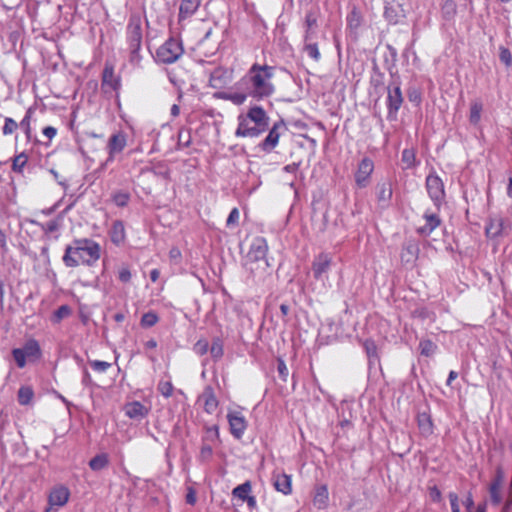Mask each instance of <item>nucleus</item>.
I'll return each instance as SVG.
<instances>
[{
	"instance_id": "nucleus-46",
	"label": "nucleus",
	"mask_w": 512,
	"mask_h": 512,
	"mask_svg": "<svg viewBox=\"0 0 512 512\" xmlns=\"http://www.w3.org/2000/svg\"><path fill=\"white\" fill-rule=\"evenodd\" d=\"M103 85H109L112 89H116L118 82L113 79L112 69H105L103 72Z\"/></svg>"
},
{
	"instance_id": "nucleus-17",
	"label": "nucleus",
	"mask_w": 512,
	"mask_h": 512,
	"mask_svg": "<svg viewBox=\"0 0 512 512\" xmlns=\"http://www.w3.org/2000/svg\"><path fill=\"white\" fill-rule=\"evenodd\" d=\"M230 431L231 434L237 438L240 439L242 435L244 434V431L246 429V421L244 416L241 415L239 412H230L227 415Z\"/></svg>"
},
{
	"instance_id": "nucleus-53",
	"label": "nucleus",
	"mask_w": 512,
	"mask_h": 512,
	"mask_svg": "<svg viewBox=\"0 0 512 512\" xmlns=\"http://www.w3.org/2000/svg\"><path fill=\"white\" fill-rule=\"evenodd\" d=\"M277 370H278V374H279V377L283 380V381H286L287 380V377L289 375V371H288V368L284 362V360L282 359H278V363H277Z\"/></svg>"
},
{
	"instance_id": "nucleus-18",
	"label": "nucleus",
	"mask_w": 512,
	"mask_h": 512,
	"mask_svg": "<svg viewBox=\"0 0 512 512\" xmlns=\"http://www.w3.org/2000/svg\"><path fill=\"white\" fill-rule=\"evenodd\" d=\"M425 224L417 228V233L422 236H429L441 224V220L436 213L426 211L423 216Z\"/></svg>"
},
{
	"instance_id": "nucleus-25",
	"label": "nucleus",
	"mask_w": 512,
	"mask_h": 512,
	"mask_svg": "<svg viewBox=\"0 0 512 512\" xmlns=\"http://www.w3.org/2000/svg\"><path fill=\"white\" fill-rule=\"evenodd\" d=\"M200 399L204 400V409L206 412L213 413L216 410L218 401L211 386L205 387Z\"/></svg>"
},
{
	"instance_id": "nucleus-58",
	"label": "nucleus",
	"mask_w": 512,
	"mask_h": 512,
	"mask_svg": "<svg viewBox=\"0 0 512 512\" xmlns=\"http://www.w3.org/2000/svg\"><path fill=\"white\" fill-rule=\"evenodd\" d=\"M448 498L450 500V505H451L452 512L455 511V510L460 509L459 508V497H458V495L456 493L450 492L448 494Z\"/></svg>"
},
{
	"instance_id": "nucleus-38",
	"label": "nucleus",
	"mask_w": 512,
	"mask_h": 512,
	"mask_svg": "<svg viewBox=\"0 0 512 512\" xmlns=\"http://www.w3.org/2000/svg\"><path fill=\"white\" fill-rule=\"evenodd\" d=\"M210 354L215 360H218L223 356V343L219 338L213 339L210 347Z\"/></svg>"
},
{
	"instance_id": "nucleus-10",
	"label": "nucleus",
	"mask_w": 512,
	"mask_h": 512,
	"mask_svg": "<svg viewBox=\"0 0 512 512\" xmlns=\"http://www.w3.org/2000/svg\"><path fill=\"white\" fill-rule=\"evenodd\" d=\"M280 129H285V124L282 120L274 123L266 138L259 144V147L264 152L269 153L277 146L280 138Z\"/></svg>"
},
{
	"instance_id": "nucleus-14",
	"label": "nucleus",
	"mask_w": 512,
	"mask_h": 512,
	"mask_svg": "<svg viewBox=\"0 0 512 512\" xmlns=\"http://www.w3.org/2000/svg\"><path fill=\"white\" fill-rule=\"evenodd\" d=\"M244 118L249 119L251 123L257 125L264 132L269 128V117L259 106L250 108Z\"/></svg>"
},
{
	"instance_id": "nucleus-44",
	"label": "nucleus",
	"mask_w": 512,
	"mask_h": 512,
	"mask_svg": "<svg viewBox=\"0 0 512 512\" xmlns=\"http://www.w3.org/2000/svg\"><path fill=\"white\" fill-rule=\"evenodd\" d=\"M419 347L421 349V354L425 356H431L436 350V345L430 340L421 341Z\"/></svg>"
},
{
	"instance_id": "nucleus-29",
	"label": "nucleus",
	"mask_w": 512,
	"mask_h": 512,
	"mask_svg": "<svg viewBox=\"0 0 512 512\" xmlns=\"http://www.w3.org/2000/svg\"><path fill=\"white\" fill-rule=\"evenodd\" d=\"M362 22H363V17H362V14L361 12L356 8V7H353V9L351 10V12L348 14L347 16V25H348V28L356 33L357 30L360 28V26L362 25Z\"/></svg>"
},
{
	"instance_id": "nucleus-40",
	"label": "nucleus",
	"mask_w": 512,
	"mask_h": 512,
	"mask_svg": "<svg viewBox=\"0 0 512 512\" xmlns=\"http://www.w3.org/2000/svg\"><path fill=\"white\" fill-rule=\"evenodd\" d=\"M418 424L423 433L429 434L432 432V422L427 414L424 413L418 417Z\"/></svg>"
},
{
	"instance_id": "nucleus-2",
	"label": "nucleus",
	"mask_w": 512,
	"mask_h": 512,
	"mask_svg": "<svg viewBox=\"0 0 512 512\" xmlns=\"http://www.w3.org/2000/svg\"><path fill=\"white\" fill-rule=\"evenodd\" d=\"M100 257V246L90 239L75 240L72 246H67L63 261L68 267L79 264L91 265Z\"/></svg>"
},
{
	"instance_id": "nucleus-7",
	"label": "nucleus",
	"mask_w": 512,
	"mask_h": 512,
	"mask_svg": "<svg viewBox=\"0 0 512 512\" xmlns=\"http://www.w3.org/2000/svg\"><path fill=\"white\" fill-rule=\"evenodd\" d=\"M426 189L435 206L439 208L445 196L444 184L440 177L429 174L426 178Z\"/></svg>"
},
{
	"instance_id": "nucleus-6",
	"label": "nucleus",
	"mask_w": 512,
	"mask_h": 512,
	"mask_svg": "<svg viewBox=\"0 0 512 512\" xmlns=\"http://www.w3.org/2000/svg\"><path fill=\"white\" fill-rule=\"evenodd\" d=\"M388 95H387V107H388V114L387 118L390 121H394L397 118L398 110L400 109L402 103H403V96L400 89V84L393 80L388 88Z\"/></svg>"
},
{
	"instance_id": "nucleus-13",
	"label": "nucleus",
	"mask_w": 512,
	"mask_h": 512,
	"mask_svg": "<svg viewBox=\"0 0 512 512\" xmlns=\"http://www.w3.org/2000/svg\"><path fill=\"white\" fill-rule=\"evenodd\" d=\"M331 261V257L326 253H321L314 259L312 271L315 279L323 280L324 276L328 273Z\"/></svg>"
},
{
	"instance_id": "nucleus-41",
	"label": "nucleus",
	"mask_w": 512,
	"mask_h": 512,
	"mask_svg": "<svg viewBox=\"0 0 512 512\" xmlns=\"http://www.w3.org/2000/svg\"><path fill=\"white\" fill-rule=\"evenodd\" d=\"M159 318L154 312H147L143 314L141 318V326L145 328H149L154 326L158 322Z\"/></svg>"
},
{
	"instance_id": "nucleus-60",
	"label": "nucleus",
	"mask_w": 512,
	"mask_h": 512,
	"mask_svg": "<svg viewBox=\"0 0 512 512\" xmlns=\"http://www.w3.org/2000/svg\"><path fill=\"white\" fill-rule=\"evenodd\" d=\"M31 113H32V107L27 109L26 115H25L24 119L21 121V126L25 129L28 137H29V132H30L29 118H30Z\"/></svg>"
},
{
	"instance_id": "nucleus-1",
	"label": "nucleus",
	"mask_w": 512,
	"mask_h": 512,
	"mask_svg": "<svg viewBox=\"0 0 512 512\" xmlns=\"http://www.w3.org/2000/svg\"><path fill=\"white\" fill-rule=\"evenodd\" d=\"M273 68L268 65L254 64L248 73L240 80L238 86L248 92V95L256 100H263L274 93V85L271 83Z\"/></svg>"
},
{
	"instance_id": "nucleus-62",
	"label": "nucleus",
	"mask_w": 512,
	"mask_h": 512,
	"mask_svg": "<svg viewBox=\"0 0 512 512\" xmlns=\"http://www.w3.org/2000/svg\"><path fill=\"white\" fill-rule=\"evenodd\" d=\"M169 257L171 261H173L174 263H178L179 260L181 259V251L177 247H173L169 252Z\"/></svg>"
},
{
	"instance_id": "nucleus-30",
	"label": "nucleus",
	"mask_w": 512,
	"mask_h": 512,
	"mask_svg": "<svg viewBox=\"0 0 512 512\" xmlns=\"http://www.w3.org/2000/svg\"><path fill=\"white\" fill-rule=\"evenodd\" d=\"M125 238L124 225L121 221H115L111 229L112 242L119 244Z\"/></svg>"
},
{
	"instance_id": "nucleus-63",
	"label": "nucleus",
	"mask_w": 512,
	"mask_h": 512,
	"mask_svg": "<svg viewBox=\"0 0 512 512\" xmlns=\"http://www.w3.org/2000/svg\"><path fill=\"white\" fill-rule=\"evenodd\" d=\"M463 504H464V506H465V508L467 509L468 512L472 511V509L474 507V500H473L471 492H469L467 494V496L465 497V499L463 501Z\"/></svg>"
},
{
	"instance_id": "nucleus-48",
	"label": "nucleus",
	"mask_w": 512,
	"mask_h": 512,
	"mask_svg": "<svg viewBox=\"0 0 512 512\" xmlns=\"http://www.w3.org/2000/svg\"><path fill=\"white\" fill-rule=\"evenodd\" d=\"M490 498L494 504L501 502L500 486L497 482L492 483L490 486Z\"/></svg>"
},
{
	"instance_id": "nucleus-28",
	"label": "nucleus",
	"mask_w": 512,
	"mask_h": 512,
	"mask_svg": "<svg viewBox=\"0 0 512 512\" xmlns=\"http://www.w3.org/2000/svg\"><path fill=\"white\" fill-rule=\"evenodd\" d=\"M216 96L223 100H229L236 105L243 104L250 95H248L247 91L243 92H220L217 93Z\"/></svg>"
},
{
	"instance_id": "nucleus-34",
	"label": "nucleus",
	"mask_w": 512,
	"mask_h": 512,
	"mask_svg": "<svg viewBox=\"0 0 512 512\" xmlns=\"http://www.w3.org/2000/svg\"><path fill=\"white\" fill-rule=\"evenodd\" d=\"M19 404L28 405L32 401V388L30 386H22L17 395Z\"/></svg>"
},
{
	"instance_id": "nucleus-56",
	"label": "nucleus",
	"mask_w": 512,
	"mask_h": 512,
	"mask_svg": "<svg viewBox=\"0 0 512 512\" xmlns=\"http://www.w3.org/2000/svg\"><path fill=\"white\" fill-rule=\"evenodd\" d=\"M212 454H213V450L211 448V446L209 445H203L201 447V451H200V458L202 460H208L212 457Z\"/></svg>"
},
{
	"instance_id": "nucleus-22",
	"label": "nucleus",
	"mask_w": 512,
	"mask_h": 512,
	"mask_svg": "<svg viewBox=\"0 0 512 512\" xmlns=\"http://www.w3.org/2000/svg\"><path fill=\"white\" fill-rule=\"evenodd\" d=\"M201 0H180L179 21L190 18L198 10Z\"/></svg>"
},
{
	"instance_id": "nucleus-42",
	"label": "nucleus",
	"mask_w": 512,
	"mask_h": 512,
	"mask_svg": "<svg viewBox=\"0 0 512 512\" xmlns=\"http://www.w3.org/2000/svg\"><path fill=\"white\" fill-rule=\"evenodd\" d=\"M312 220L314 221L315 225L320 231H324L327 226V211L321 213L320 215L317 214L316 211H314L312 215Z\"/></svg>"
},
{
	"instance_id": "nucleus-50",
	"label": "nucleus",
	"mask_w": 512,
	"mask_h": 512,
	"mask_svg": "<svg viewBox=\"0 0 512 512\" xmlns=\"http://www.w3.org/2000/svg\"><path fill=\"white\" fill-rule=\"evenodd\" d=\"M17 127L18 124L12 118H6L3 126V134L10 135L17 129Z\"/></svg>"
},
{
	"instance_id": "nucleus-9",
	"label": "nucleus",
	"mask_w": 512,
	"mask_h": 512,
	"mask_svg": "<svg viewBox=\"0 0 512 512\" xmlns=\"http://www.w3.org/2000/svg\"><path fill=\"white\" fill-rule=\"evenodd\" d=\"M69 490L65 487H57L53 489L49 495V507L45 512H55L58 507L65 505L69 499Z\"/></svg>"
},
{
	"instance_id": "nucleus-26",
	"label": "nucleus",
	"mask_w": 512,
	"mask_h": 512,
	"mask_svg": "<svg viewBox=\"0 0 512 512\" xmlns=\"http://www.w3.org/2000/svg\"><path fill=\"white\" fill-rule=\"evenodd\" d=\"M392 185L389 182H382L377 185V199L380 204L387 206L392 198Z\"/></svg>"
},
{
	"instance_id": "nucleus-19",
	"label": "nucleus",
	"mask_w": 512,
	"mask_h": 512,
	"mask_svg": "<svg viewBox=\"0 0 512 512\" xmlns=\"http://www.w3.org/2000/svg\"><path fill=\"white\" fill-rule=\"evenodd\" d=\"M305 34H304V42L312 41L316 38L317 29H318V18L315 12L309 11L306 14L305 22Z\"/></svg>"
},
{
	"instance_id": "nucleus-4",
	"label": "nucleus",
	"mask_w": 512,
	"mask_h": 512,
	"mask_svg": "<svg viewBox=\"0 0 512 512\" xmlns=\"http://www.w3.org/2000/svg\"><path fill=\"white\" fill-rule=\"evenodd\" d=\"M127 39L130 48V62L137 65L141 60L139 50L142 42V29L139 19L130 20L127 26Z\"/></svg>"
},
{
	"instance_id": "nucleus-31",
	"label": "nucleus",
	"mask_w": 512,
	"mask_h": 512,
	"mask_svg": "<svg viewBox=\"0 0 512 512\" xmlns=\"http://www.w3.org/2000/svg\"><path fill=\"white\" fill-rule=\"evenodd\" d=\"M109 460L106 454H98L89 461V467L93 471L103 470L108 466Z\"/></svg>"
},
{
	"instance_id": "nucleus-51",
	"label": "nucleus",
	"mask_w": 512,
	"mask_h": 512,
	"mask_svg": "<svg viewBox=\"0 0 512 512\" xmlns=\"http://www.w3.org/2000/svg\"><path fill=\"white\" fill-rule=\"evenodd\" d=\"M90 365L97 372H105L111 367V363L99 360L90 361Z\"/></svg>"
},
{
	"instance_id": "nucleus-36",
	"label": "nucleus",
	"mask_w": 512,
	"mask_h": 512,
	"mask_svg": "<svg viewBox=\"0 0 512 512\" xmlns=\"http://www.w3.org/2000/svg\"><path fill=\"white\" fill-rule=\"evenodd\" d=\"M304 43V51L307 53V55L315 61H318L320 59V52L317 43L313 40Z\"/></svg>"
},
{
	"instance_id": "nucleus-59",
	"label": "nucleus",
	"mask_w": 512,
	"mask_h": 512,
	"mask_svg": "<svg viewBox=\"0 0 512 512\" xmlns=\"http://www.w3.org/2000/svg\"><path fill=\"white\" fill-rule=\"evenodd\" d=\"M429 495L433 502H440L442 499L441 491L436 486L430 488Z\"/></svg>"
},
{
	"instance_id": "nucleus-57",
	"label": "nucleus",
	"mask_w": 512,
	"mask_h": 512,
	"mask_svg": "<svg viewBox=\"0 0 512 512\" xmlns=\"http://www.w3.org/2000/svg\"><path fill=\"white\" fill-rule=\"evenodd\" d=\"M365 350L367 352L368 357L371 359L372 357H376V345L373 341H366Z\"/></svg>"
},
{
	"instance_id": "nucleus-32",
	"label": "nucleus",
	"mask_w": 512,
	"mask_h": 512,
	"mask_svg": "<svg viewBox=\"0 0 512 512\" xmlns=\"http://www.w3.org/2000/svg\"><path fill=\"white\" fill-rule=\"evenodd\" d=\"M251 489V483L249 481H246L243 484L235 487L232 491V494L234 497L239 498L242 501H245L249 497Z\"/></svg>"
},
{
	"instance_id": "nucleus-15",
	"label": "nucleus",
	"mask_w": 512,
	"mask_h": 512,
	"mask_svg": "<svg viewBox=\"0 0 512 512\" xmlns=\"http://www.w3.org/2000/svg\"><path fill=\"white\" fill-rule=\"evenodd\" d=\"M123 411L127 417L133 420L141 421L149 414L150 408L139 401L129 402L124 405Z\"/></svg>"
},
{
	"instance_id": "nucleus-8",
	"label": "nucleus",
	"mask_w": 512,
	"mask_h": 512,
	"mask_svg": "<svg viewBox=\"0 0 512 512\" xmlns=\"http://www.w3.org/2000/svg\"><path fill=\"white\" fill-rule=\"evenodd\" d=\"M374 170L373 161L367 157L363 158L355 173V182L358 187L364 188L368 185L370 175Z\"/></svg>"
},
{
	"instance_id": "nucleus-45",
	"label": "nucleus",
	"mask_w": 512,
	"mask_h": 512,
	"mask_svg": "<svg viewBox=\"0 0 512 512\" xmlns=\"http://www.w3.org/2000/svg\"><path fill=\"white\" fill-rule=\"evenodd\" d=\"M158 391L165 397L169 398L173 392V385L170 381H160Z\"/></svg>"
},
{
	"instance_id": "nucleus-54",
	"label": "nucleus",
	"mask_w": 512,
	"mask_h": 512,
	"mask_svg": "<svg viewBox=\"0 0 512 512\" xmlns=\"http://www.w3.org/2000/svg\"><path fill=\"white\" fill-rule=\"evenodd\" d=\"M131 272L127 266H122L118 273V278L121 282L127 283L131 280Z\"/></svg>"
},
{
	"instance_id": "nucleus-52",
	"label": "nucleus",
	"mask_w": 512,
	"mask_h": 512,
	"mask_svg": "<svg viewBox=\"0 0 512 512\" xmlns=\"http://www.w3.org/2000/svg\"><path fill=\"white\" fill-rule=\"evenodd\" d=\"M499 58L506 66L512 63V55L508 48L500 47Z\"/></svg>"
},
{
	"instance_id": "nucleus-5",
	"label": "nucleus",
	"mask_w": 512,
	"mask_h": 512,
	"mask_svg": "<svg viewBox=\"0 0 512 512\" xmlns=\"http://www.w3.org/2000/svg\"><path fill=\"white\" fill-rule=\"evenodd\" d=\"M183 51L181 42L170 38L157 49L156 57L161 63L171 64L181 57Z\"/></svg>"
},
{
	"instance_id": "nucleus-55",
	"label": "nucleus",
	"mask_w": 512,
	"mask_h": 512,
	"mask_svg": "<svg viewBox=\"0 0 512 512\" xmlns=\"http://www.w3.org/2000/svg\"><path fill=\"white\" fill-rule=\"evenodd\" d=\"M239 210L237 208H233L227 218L226 224L227 226L236 225L239 221Z\"/></svg>"
},
{
	"instance_id": "nucleus-11",
	"label": "nucleus",
	"mask_w": 512,
	"mask_h": 512,
	"mask_svg": "<svg viewBox=\"0 0 512 512\" xmlns=\"http://www.w3.org/2000/svg\"><path fill=\"white\" fill-rule=\"evenodd\" d=\"M238 121V127L235 132L237 137H258L264 132L257 125L251 123L249 119L244 118V115H240Z\"/></svg>"
},
{
	"instance_id": "nucleus-23",
	"label": "nucleus",
	"mask_w": 512,
	"mask_h": 512,
	"mask_svg": "<svg viewBox=\"0 0 512 512\" xmlns=\"http://www.w3.org/2000/svg\"><path fill=\"white\" fill-rule=\"evenodd\" d=\"M419 254V245L414 240H409L405 242L402 252L401 259L406 263H413Z\"/></svg>"
},
{
	"instance_id": "nucleus-37",
	"label": "nucleus",
	"mask_w": 512,
	"mask_h": 512,
	"mask_svg": "<svg viewBox=\"0 0 512 512\" xmlns=\"http://www.w3.org/2000/svg\"><path fill=\"white\" fill-rule=\"evenodd\" d=\"M27 161H28V156L25 153H21V154L17 155L13 159V164H12L13 171L22 173L23 168L26 165Z\"/></svg>"
},
{
	"instance_id": "nucleus-21",
	"label": "nucleus",
	"mask_w": 512,
	"mask_h": 512,
	"mask_svg": "<svg viewBox=\"0 0 512 512\" xmlns=\"http://www.w3.org/2000/svg\"><path fill=\"white\" fill-rule=\"evenodd\" d=\"M126 146V137L123 133L119 132L116 134H113L108 142V151H109V158L108 160L113 159V155L116 153L121 152Z\"/></svg>"
},
{
	"instance_id": "nucleus-64",
	"label": "nucleus",
	"mask_w": 512,
	"mask_h": 512,
	"mask_svg": "<svg viewBox=\"0 0 512 512\" xmlns=\"http://www.w3.org/2000/svg\"><path fill=\"white\" fill-rule=\"evenodd\" d=\"M43 135L46 136L49 140H51L57 133L56 128L52 126H47L42 131Z\"/></svg>"
},
{
	"instance_id": "nucleus-27",
	"label": "nucleus",
	"mask_w": 512,
	"mask_h": 512,
	"mask_svg": "<svg viewBox=\"0 0 512 512\" xmlns=\"http://www.w3.org/2000/svg\"><path fill=\"white\" fill-rule=\"evenodd\" d=\"M275 489L287 495L291 493V478L286 474H277L273 478Z\"/></svg>"
},
{
	"instance_id": "nucleus-39",
	"label": "nucleus",
	"mask_w": 512,
	"mask_h": 512,
	"mask_svg": "<svg viewBox=\"0 0 512 512\" xmlns=\"http://www.w3.org/2000/svg\"><path fill=\"white\" fill-rule=\"evenodd\" d=\"M442 13L446 19H451L456 14V3L453 0H446L442 5Z\"/></svg>"
},
{
	"instance_id": "nucleus-24",
	"label": "nucleus",
	"mask_w": 512,
	"mask_h": 512,
	"mask_svg": "<svg viewBox=\"0 0 512 512\" xmlns=\"http://www.w3.org/2000/svg\"><path fill=\"white\" fill-rule=\"evenodd\" d=\"M12 355L16 365L23 368L26 365V357L32 356V341H27L23 348H15Z\"/></svg>"
},
{
	"instance_id": "nucleus-33",
	"label": "nucleus",
	"mask_w": 512,
	"mask_h": 512,
	"mask_svg": "<svg viewBox=\"0 0 512 512\" xmlns=\"http://www.w3.org/2000/svg\"><path fill=\"white\" fill-rule=\"evenodd\" d=\"M482 109L483 105L480 101H473L471 103L469 120L473 125L479 123Z\"/></svg>"
},
{
	"instance_id": "nucleus-43",
	"label": "nucleus",
	"mask_w": 512,
	"mask_h": 512,
	"mask_svg": "<svg viewBox=\"0 0 512 512\" xmlns=\"http://www.w3.org/2000/svg\"><path fill=\"white\" fill-rule=\"evenodd\" d=\"M129 199H130L129 193L124 192V191H118L113 195V201L119 207L126 206L128 204Z\"/></svg>"
},
{
	"instance_id": "nucleus-20",
	"label": "nucleus",
	"mask_w": 512,
	"mask_h": 512,
	"mask_svg": "<svg viewBox=\"0 0 512 512\" xmlns=\"http://www.w3.org/2000/svg\"><path fill=\"white\" fill-rule=\"evenodd\" d=\"M507 229L508 225L502 218H491L489 223L486 225L485 232L488 237L495 238L506 233Z\"/></svg>"
},
{
	"instance_id": "nucleus-3",
	"label": "nucleus",
	"mask_w": 512,
	"mask_h": 512,
	"mask_svg": "<svg viewBox=\"0 0 512 512\" xmlns=\"http://www.w3.org/2000/svg\"><path fill=\"white\" fill-rule=\"evenodd\" d=\"M268 245L263 237H257L253 240L246 256V265L253 274H264L270 268L266 258Z\"/></svg>"
},
{
	"instance_id": "nucleus-16",
	"label": "nucleus",
	"mask_w": 512,
	"mask_h": 512,
	"mask_svg": "<svg viewBox=\"0 0 512 512\" xmlns=\"http://www.w3.org/2000/svg\"><path fill=\"white\" fill-rule=\"evenodd\" d=\"M384 17L390 24H397L404 17V10L396 0L385 1Z\"/></svg>"
},
{
	"instance_id": "nucleus-61",
	"label": "nucleus",
	"mask_w": 512,
	"mask_h": 512,
	"mask_svg": "<svg viewBox=\"0 0 512 512\" xmlns=\"http://www.w3.org/2000/svg\"><path fill=\"white\" fill-rule=\"evenodd\" d=\"M69 313H70L69 307L66 305H63L57 309V311L55 312V316L57 317L58 320H60L64 317L68 316Z\"/></svg>"
},
{
	"instance_id": "nucleus-35",
	"label": "nucleus",
	"mask_w": 512,
	"mask_h": 512,
	"mask_svg": "<svg viewBox=\"0 0 512 512\" xmlns=\"http://www.w3.org/2000/svg\"><path fill=\"white\" fill-rule=\"evenodd\" d=\"M328 500V492L325 487H321L318 489L315 497H314V505L317 506L319 509H323L327 505Z\"/></svg>"
},
{
	"instance_id": "nucleus-12",
	"label": "nucleus",
	"mask_w": 512,
	"mask_h": 512,
	"mask_svg": "<svg viewBox=\"0 0 512 512\" xmlns=\"http://www.w3.org/2000/svg\"><path fill=\"white\" fill-rule=\"evenodd\" d=\"M231 78L232 72L230 70L218 67L211 73L209 84L214 89H221L231 82Z\"/></svg>"
},
{
	"instance_id": "nucleus-47",
	"label": "nucleus",
	"mask_w": 512,
	"mask_h": 512,
	"mask_svg": "<svg viewBox=\"0 0 512 512\" xmlns=\"http://www.w3.org/2000/svg\"><path fill=\"white\" fill-rule=\"evenodd\" d=\"M402 161L406 164V168H410L414 165L415 154L411 149H405L402 152Z\"/></svg>"
},
{
	"instance_id": "nucleus-49",
	"label": "nucleus",
	"mask_w": 512,
	"mask_h": 512,
	"mask_svg": "<svg viewBox=\"0 0 512 512\" xmlns=\"http://www.w3.org/2000/svg\"><path fill=\"white\" fill-rule=\"evenodd\" d=\"M193 350L196 354L202 356L208 352L209 344L206 340L200 339L195 343Z\"/></svg>"
}]
</instances>
